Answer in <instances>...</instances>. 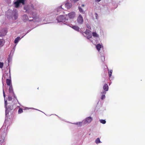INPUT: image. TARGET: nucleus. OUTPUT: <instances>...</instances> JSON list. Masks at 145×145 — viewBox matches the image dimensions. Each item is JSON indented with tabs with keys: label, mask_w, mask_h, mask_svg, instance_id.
I'll list each match as a JSON object with an SVG mask.
<instances>
[{
	"label": "nucleus",
	"mask_w": 145,
	"mask_h": 145,
	"mask_svg": "<svg viewBox=\"0 0 145 145\" xmlns=\"http://www.w3.org/2000/svg\"><path fill=\"white\" fill-rule=\"evenodd\" d=\"M37 7L33 5H27L24 6V9L25 10L26 13L30 14V16L29 17L30 19H29V21H33L34 22H39L41 20L37 16Z\"/></svg>",
	"instance_id": "1"
},
{
	"label": "nucleus",
	"mask_w": 145,
	"mask_h": 145,
	"mask_svg": "<svg viewBox=\"0 0 145 145\" xmlns=\"http://www.w3.org/2000/svg\"><path fill=\"white\" fill-rule=\"evenodd\" d=\"M3 93L4 98L5 106L6 108L5 115L6 116H7V114H8V112L10 110L13 109L14 108L16 107V104H13V105H10L9 103H8L7 104V101L5 100V95L3 89ZM17 107H19L18 105H17Z\"/></svg>",
	"instance_id": "2"
},
{
	"label": "nucleus",
	"mask_w": 145,
	"mask_h": 145,
	"mask_svg": "<svg viewBox=\"0 0 145 145\" xmlns=\"http://www.w3.org/2000/svg\"><path fill=\"white\" fill-rule=\"evenodd\" d=\"M18 11L16 9H13L12 10H8L6 13V15L7 17L9 19L12 18V20H15L18 18Z\"/></svg>",
	"instance_id": "3"
},
{
	"label": "nucleus",
	"mask_w": 145,
	"mask_h": 145,
	"mask_svg": "<svg viewBox=\"0 0 145 145\" xmlns=\"http://www.w3.org/2000/svg\"><path fill=\"white\" fill-rule=\"evenodd\" d=\"M65 15H60L58 16L56 18V20L58 22H64L63 23V24H64V23H67L66 21L68 19H66Z\"/></svg>",
	"instance_id": "4"
},
{
	"label": "nucleus",
	"mask_w": 145,
	"mask_h": 145,
	"mask_svg": "<svg viewBox=\"0 0 145 145\" xmlns=\"http://www.w3.org/2000/svg\"><path fill=\"white\" fill-rule=\"evenodd\" d=\"M25 0H18L14 2V6L15 7L18 8L20 5V4L22 3L23 5L24 4V2Z\"/></svg>",
	"instance_id": "5"
},
{
	"label": "nucleus",
	"mask_w": 145,
	"mask_h": 145,
	"mask_svg": "<svg viewBox=\"0 0 145 145\" xmlns=\"http://www.w3.org/2000/svg\"><path fill=\"white\" fill-rule=\"evenodd\" d=\"M84 33L86 35H85V36L88 39H89L91 38L92 37L91 33L89 30H86L84 32L83 34L84 35Z\"/></svg>",
	"instance_id": "6"
},
{
	"label": "nucleus",
	"mask_w": 145,
	"mask_h": 145,
	"mask_svg": "<svg viewBox=\"0 0 145 145\" xmlns=\"http://www.w3.org/2000/svg\"><path fill=\"white\" fill-rule=\"evenodd\" d=\"M64 24L72 27V28L74 29L75 30L79 31V28L77 26L73 25L70 24L68 23H64Z\"/></svg>",
	"instance_id": "7"
},
{
	"label": "nucleus",
	"mask_w": 145,
	"mask_h": 145,
	"mask_svg": "<svg viewBox=\"0 0 145 145\" xmlns=\"http://www.w3.org/2000/svg\"><path fill=\"white\" fill-rule=\"evenodd\" d=\"M92 120V118L89 117L86 118L85 120L83 121V122L84 124H85L90 123Z\"/></svg>",
	"instance_id": "8"
},
{
	"label": "nucleus",
	"mask_w": 145,
	"mask_h": 145,
	"mask_svg": "<svg viewBox=\"0 0 145 145\" xmlns=\"http://www.w3.org/2000/svg\"><path fill=\"white\" fill-rule=\"evenodd\" d=\"M77 23L80 24H82L83 20V17L81 14H79L77 20Z\"/></svg>",
	"instance_id": "9"
},
{
	"label": "nucleus",
	"mask_w": 145,
	"mask_h": 145,
	"mask_svg": "<svg viewBox=\"0 0 145 145\" xmlns=\"http://www.w3.org/2000/svg\"><path fill=\"white\" fill-rule=\"evenodd\" d=\"M9 94H10L11 95H14V97L16 99L17 101L18 102V100L17 99L16 97V96L14 95V92L13 91L12 87V86H10L9 87Z\"/></svg>",
	"instance_id": "10"
},
{
	"label": "nucleus",
	"mask_w": 145,
	"mask_h": 145,
	"mask_svg": "<svg viewBox=\"0 0 145 145\" xmlns=\"http://www.w3.org/2000/svg\"><path fill=\"white\" fill-rule=\"evenodd\" d=\"M68 15L69 18H73L75 16V13L74 12H72L69 13L68 14ZM65 16H67V15L66 14Z\"/></svg>",
	"instance_id": "11"
},
{
	"label": "nucleus",
	"mask_w": 145,
	"mask_h": 145,
	"mask_svg": "<svg viewBox=\"0 0 145 145\" xmlns=\"http://www.w3.org/2000/svg\"><path fill=\"white\" fill-rule=\"evenodd\" d=\"M7 29L6 28H4L1 30V36H5L7 34Z\"/></svg>",
	"instance_id": "12"
},
{
	"label": "nucleus",
	"mask_w": 145,
	"mask_h": 145,
	"mask_svg": "<svg viewBox=\"0 0 145 145\" xmlns=\"http://www.w3.org/2000/svg\"><path fill=\"white\" fill-rule=\"evenodd\" d=\"M3 76H4L5 78L8 79V78L10 79V70L9 71V73H7L6 71L5 72L4 74H3Z\"/></svg>",
	"instance_id": "13"
},
{
	"label": "nucleus",
	"mask_w": 145,
	"mask_h": 145,
	"mask_svg": "<svg viewBox=\"0 0 145 145\" xmlns=\"http://www.w3.org/2000/svg\"><path fill=\"white\" fill-rule=\"evenodd\" d=\"M65 5L66 8L67 9H69L72 6V4L71 2H70L67 1L65 4Z\"/></svg>",
	"instance_id": "14"
},
{
	"label": "nucleus",
	"mask_w": 145,
	"mask_h": 145,
	"mask_svg": "<svg viewBox=\"0 0 145 145\" xmlns=\"http://www.w3.org/2000/svg\"><path fill=\"white\" fill-rule=\"evenodd\" d=\"M22 19L24 22L27 21L29 19L27 16L25 14L23 15L22 16Z\"/></svg>",
	"instance_id": "15"
},
{
	"label": "nucleus",
	"mask_w": 145,
	"mask_h": 145,
	"mask_svg": "<svg viewBox=\"0 0 145 145\" xmlns=\"http://www.w3.org/2000/svg\"><path fill=\"white\" fill-rule=\"evenodd\" d=\"M96 48L98 51H99L100 49L103 48L102 45L100 44H98L96 46Z\"/></svg>",
	"instance_id": "16"
},
{
	"label": "nucleus",
	"mask_w": 145,
	"mask_h": 145,
	"mask_svg": "<svg viewBox=\"0 0 145 145\" xmlns=\"http://www.w3.org/2000/svg\"><path fill=\"white\" fill-rule=\"evenodd\" d=\"M23 37H24V36H23L21 38H20V37H17L15 39V40H14V43L15 44H17L18 43V41H19V40H20L21 38H23Z\"/></svg>",
	"instance_id": "17"
},
{
	"label": "nucleus",
	"mask_w": 145,
	"mask_h": 145,
	"mask_svg": "<svg viewBox=\"0 0 145 145\" xmlns=\"http://www.w3.org/2000/svg\"><path fill=\"white\" fill-rule=\"evenodd\" d=\"M6 83L8 86H12L11 85V79H6Z\"/></svg>",
	"instance_id": "18"
},
{
	"label": "nucleus",
	"mask_w": 145,
	"mask_h": 145,
	"mask_svg": "<svg viewBox=\"0 0 145 145\" xmlns=\"http://www.w3.org/2000/svg\"><path fill=\"white\" fill-rule=\"evenodd\" d=\"M103 89L105 91H107L108 90V85L107 84H104L103 86Z\"/></svg>",
	"instance_id": "19"
},
{
	"label": "nucleus",
	"mask_w": 145,
	"mask_h": 145,
	"mask_svg": "<svg viewBox=\"0 0 145 145\" xmlns=\"http://www.w3.org/2000/svg\"><path fill=\"white\" fill-rule=\"evenodd\" d=\"M92 34L93 36L95 38H99V35L97 34L96 32H93Z\"/></svg>",
	"instance_id": "20"
},
{
	"label": "nucleus",
	"mask_w": 145,
	"mask_h": 145,
	"mask_svg": "<svg viewBox=\"0 0 145 145\" xmlns=\"http://www.w3.org/2000/svg\"><path fill=\"white\" fill-rule=\"evenodd\" d=\"M5 41L3 39H0V48L3 46L4 44Z\"/></svg>",
	"instance_id": "21"
},
{
	"label": "nucleus",
	"mask_w": 145,
	"mask_h": 145,
	"mask_svg": "<svg viewBox=\"0 0 145 145\" xmlns=\"http://www.w3.org/2000/svg\"><path fill=\"white\" fill-rule=\"evenodd\" d=\"M78 9L79 11L80 12V13H82V14H84L85 13V12L82 9V8L81 7L79 6H78Z\"/></svg>",
	"instance_id": "22"
},
{
	"label": "nucleus",
	"mask_w": 145,
	"mask_h": 145,
	"mask_svg": "<svg viewBox=\"0 0 145 145\" xmlns=\"http://www.w3.org/2000/svg\"><path fill=\"white\" fill-rule=\"evenodd\" d=\"M14 96V95H12L10 94H9L8 96V100L9 101H10L12 100V97Z\"/></svg>",
	"instance_id": "23"
},
{
	"label": "nucleus",
	"mask_w": 145,
	"mask_h": 145,
	"mask_svg": "<svg viewBox=\"0 0 145 145\" xmlns=\"http://www.w3.org/2000/svg\"><path fill=\"white\" fill-rule=\"evenodd\" d=\"M83 123V121L82 122H77L76 123H74V124L76 125L79 126H81L82 125V123Z\"/></svg>",
	"instance_id": "24"
},
{
	"label": "nucleus",
	"mask_w": 145,
	"mask_h": 145,
	"mask_svg": "<svg viewBox=\"0 0 145 145\" xmlns=\"http://www.w3.org/2000/svg\"><path fill=\"white\" fill-rule=\"evenodd\" d=\"M62 5L57 8V12H59L63 10V8L62 7Z\"/></svg>",
	"instance_id": "25"
},
{
	"label": "nucleus",
	"mask_w": 145,
	"mask_h": 145,
	"mask_svg": "<svg viewBox=\"0 0 145 145\" xmlns=\"http://www.w3.org/2000/svg\"><path fill=\"white\" fill-rule=\"evenodd\" d=\"M112 70H110L109 71V72H108L109 76L110 77V80H111V76H112Z\"/></svg>",
	"instance_id": "26"
},
{
	"label": "nucleus",
	"mask_w": 145,
	"mask_h": 145,
	"mask_svg": "<svg viewBox=\"0 0 145 145\" xmlns=\"http://www.w3.org/2000/svg\"><path fill=\"white\" fill-rule=\"evenodd\" d=\"M95 142L97 144H98L99 143L101 142L99 138H97V139L95 140Z\"/></svg>",
	"instance_id": "27"
},
{
	"label": "nucleus",
	"mask_w": 145,
	"mask_h": 145,
	"mask_svg": "<svg viewBox=\"0 0 145 145\" xmlns=\"http://www.w3.org/2000/svg\"><path fill=\"white\" fill-rule=\"evenodd\" d=\"M99 121L101 123H102L103 124H105L106 123V121L105 120H100Z\"/></svg>",
	"instance_id": "28"
},
{
	"label": "nucleus",
	"mask_w": 145,
	"mask_h": 145,
	"mask_svg": "<svg viewBox=\"0 0 145 145\" xmlns=\"http://www.w3.org/2000/svg\"><path fill=\"white\" fill-rule=\"evenodd\" d=\"M23 112L22 109L20 108L18 110V113L20 114L22 113Z\"/></svg>",
	"instance_id": "29"
},
{
	"label": "nucleus",
	"mask_w": 145,
	"mask_h": 145,
	"mask_svg": "<svg viewBox=\"0 0 145 145\" xmlns=\"http://www.w3.org/2000/svg\"><path fill=\"white\" fill-rule=\"evenodd\" d=\"M106 91H102V92H101V94L102 95H105L106 93Z\"/></svg>",
	"instance_id": "30"
},
{
	"label": "nucleus",
	"mask_w": 145,
	"mask_h": 145,
	"mask_svg": "<svg viewBox=\"0 0 145 145\" xmlns=\"http://www.w3.org/2000/svg\"><path fill=\"white\" fill-rule=\"evenodd\" d=\"M3 63L2 62H0V68H3Z\"/></svg>",
	"instance_id": "31"
},
{
	"label": "nucleus",
	"mask_w": 145,
	"mask_h": 145,
	"mask_svg": "<svg viewBox=\"0 0 145 145\" xmlns=\"http://www.w3.org/2000/svg\"><path fill=\"white\" fill-rule=\"evenodd\" d=\"M101 59L102 61H103L105 60V57L104 56H102L101 57Z\"/></svg>",
	"instance_id": "32"
},
{
	"label": "nucleus",
	"mask_w": 145,
	"mask_h": 145,
	"mask_svg": "<svg viewBox=\"0 0 145 145\" xmlns=\"http://www.w3.org/2000/svg\"><path fill=\"white\" fill-rule=\"evenodd\" d=\"M105 95H101V99L102 100H103L105 99Z\"/></svg>",
	"instance_id": "33"
},
{
	"label": "nucleus",
	"mask_w": 145,
	"mask_h": 145,
	"mask_svg": "<svg viewBox=\"0 0 145 145\" xmlns=\"http://www.w3.org/2000/svg\"><path fill=\"white\" fill-rule=\"evenodd\" d=\"M97 14H95V16H96V18L97 19Z\"/></svg>",
	"instance_id": "34"
},
{
	"label": "nucleus",
	"mask_w": 145,
	"mask_h": 145,
	"mask_svg": "<svg viewBox=\"0 0 145 145\" xmlns=\"http://www.w3.org/2000/svg\"><path fill=\"white\" fill-rule=\"evenodd\" d=\"M101 0H96L95 1L97 2H99Z\"/></svg>",
	"instance_id": "35"
},
{
	"label": "nucleus",
	"mask_w": 145,
	"mask_h": 145,
	"mask_svg": "<svg viewBox=\"0 0 145 145\" xmlns=\"http://www.w3.org/2000/svg\"><path fill=\"white\" fill-rule=\"evenodd\" d=\"M85 5L84 4H82V5H81V7H84Z\"/></svg>",
	"instance_id": "36"
},
{
	"label": "nucleus",
	"mask_w": 145,
	"mask_h": 145,
	"mask_svg": "<svg viewBox=\"0 0 145 145\" xmlns=\"http://www.w3.org/2000/svg\"><path fill=\"white\" fill-rule=\"evenodd\" d=\"M2 138V139H3V141H2L1 140H0V141H1V142H3L4 140V137H3V138Z\"/></svg>",
	"instance_id": "37"
},
{
	"label": "nucleus",
	"mask_w": 145,
	"mask_h": 145,
	"mask_svg": "<svg viewBox=\"0 0 145 145\" xmlns=\"http://www.w3.org/2000/svg\"><path fill=\"white\" fill-rule=\"evenodd\" d=\"M9 58H8V63L9 62Z\"/></svg>",
	"instance_id": "38"
},
{
	"label": "nucleus",
	"mask_w": 145,
	"mask_h": 145,
	"mask_svg": "<svg viewBox=\"0 0 145 145\" xmlns=\"http://www.w3.org/2000/svg\"><path fill=\"white\" fill-rule=\"evenodd\" d=\"M33 108V109H35V110H37V109H35L34 108Z\"/></svg>",
	"instance_id": "39"
},
{
	"label": "nucleus",
	"mask_w": 145,
	"mask_h": 145,
	"mask_svg": "<svg viewBox=\"0 0 145 145\" xmlns=\"http://www.w3.org/2000/svg\"><path fill=\"white\" fill-rule=\"evenodd\" d=\"M29 32V31H27V33H26V34H27V33H28Z\"/></svg>",
	"instance_id": "40"
},
{
	"label": "nucleus",
	"mask_w": 145,
	"mask_h": 145,
	"mask_svg": "<svg viewBox=\"0 0 145 145\" xmlns=\"http://www.w3.org/2000/svg\"><path fill=\"white\" fill-rule=\"evenodd\" d=\"M3 86H4V84H3Z\"/></svg>",
	"instance_id": "41"
},
{
	"label": "nucleus",
	"mask_w": 145,
	"mask_h": 145,
	"mask_svg": "<svg viewBox=\"0 0 145 145\" xmlns=\"http://www.w3.org/2000/svg\"><path fill=\"white\" fill-rule=\"evenodd\" d=\"M50 23L49 22H47L46 23Z\"/></svg>",
	"instance_id": "42"
},
{
	"label": "nucleus",
	"mask_w": 145,
	"mask_h": 145,
	"mask_svg": "<svg viewBox=\"0 0 145 145\" xmlns=\"http://www.w3.org/2000/svg\"><path fill=\"white\" fill-rule=\"evenodd\" d=\"M26 34V33L25 35H24V36H25V35Z\"/></svg>",
	"instance_id": "43"
},
{
	"label": "nucleus",
	"mask_w": 145,
	"mask_h": 145,
	"mask_svg": "<svg viewBox=\"0 0 145 145\" xmlns=\"http://www.w3.org/2000/svg\"><path fill=\"white\" fill-rule=\"evenodd\" d=\"M26 34V33L25 35H24V36H25V35Z\"/></svg>",
	"instance_id": "44"
},
{
	"label": "nucleus",
	"mask_w": 145,
	"mask_h": 145,
	"mask_svg": "<svg viewBox=\"0 0 145 145\" xmlns=\"http://www.w3.org/2000/svg\"><path fill=\"white\" fill-rule=\"evenodd\" d=\"M4 134H5V135H6V134L5 133Z\"/></svg>",
	"instance_id": "45"
}]
</instances>
